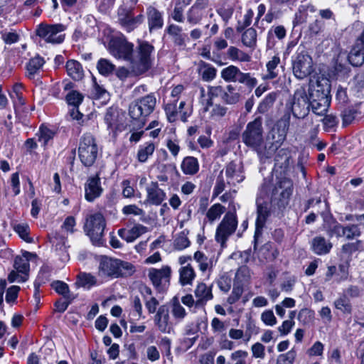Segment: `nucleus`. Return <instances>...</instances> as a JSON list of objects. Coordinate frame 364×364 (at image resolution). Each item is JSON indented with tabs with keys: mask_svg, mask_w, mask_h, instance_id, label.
<instances>
[{
	"mask_svg": "<svg viewBox=\"0 0 364 364\" xmlns=\"http://www.w3.org/2000/svg\"><path fill=\"white\" fill-rule=\"evenodd\" d=\"M98 269L100 276L112 279L129 277L135 272L132 263L107 256H101Z\"/></svg>",
	"mask_w": 364,
	"mask_h": 364,
	"instance_id": "1",
	"label": "nucleus"
},
{
	"mask_svg": "<svg viewBox=\"0 0 364 364\" xmlns=\"http://www.w3.org/2000/svg\"><path fill=\"white\" fill-rule=\"evenodd\" d=\"M154 50V46L148 42L139 43L136 55L131 59V73L134 75H142L151 68Z\"/></svg>",
	"mask_w": 364,
	"mask_h": 364,
	"instance_id": "2",
	"label": "nucleus"
},
{
	"mask_svg": "<svg viewBox=\"0 0 364 364\" xmlns=\"http://www.w3.org/2000/svg\"><path fill=\"white\" fill-rule=\"evenodd\" d=\"M99 146L95 137L90 133L84 134L79 141L78 157L86 167L92 166L98 156Z\"/></svg>",
	"mask_w": 364,
	"mask_h": 364,
	"instance_id": "3",
	"label": "nucleus"
},
{
	"mask_svg": "<svg viewBox=\"0 0 364 364\" xmlns=\"http://www.w3.org/2000/svg\"><path fill=\"white\" fill-rule=\"evenodd\" d=\"M351 30L356 40L348 54V59L353 66L358 67L364 63V23L356 21L353 24Z\"/></svg>",
	"mask_w": 364,
	"mask_h": 364,
	"instance_id": "4",
	"label": "nucleus"
},
{
	"mask_svg": "<svg viewBox=\"0 0 364 364\" xmlns=\"http://www.w3.org/2000/svg\"><path fill=\"white\" fill-rule=\"evenodd\" d=\"M293 193V182L287 177L277 178L272 191L271 203L279 209L284 208Z\"/></svg>",
	"mask_w": 364,
	"mask_h": 364,
	"instance_id": "5",
	"label": "nucleus"
},
{
	"mask_svg": "<svg viewBox=\"0 0 364 364\" xmlns=\"http://www.w3.org/2000/svg\"><path fill=\"white\" fill-rule=\"evenodd\" d=\"M105 228V220L101 213H95L86 218L84 231L95 245L102 244V237Z\"/></svg>",
	"mask_w": 364,
	"mask_h": 364,
	"instance_id": "6",
	"label": "nucleus"
},
{
	"mask_svg": "<svg viewBox=\"0 0 364 364\" xmlns=\"http://www.w3.org/2000/svg\"><path fill=\"white\" fill-rule=\"evenodd\" d=\"M66 26L62 23L48 24L41 23L36 29L37 36L52 44H60L65 40Z\"/></svg>",
	"mask_w": 364,
	"mask_h": 364,
	"instance_id": "7",
	"label": "nucleus"
},
{
	"mask_svg": "<svg viewBox=\"0 0 364 364\" xmlns=\"http://www.w3.org/2000/svg\"><path fill=\"white\" fill-rule=\"evenodd\" d=\"M237 225L236 213L235 212H228L218 225L215 239L223 248L226 247L228 238L235 233Z\"/></svg>",
	"mask_w": 364,
	"mask_h": 364,
	"instance_id": "8",
	"label": "nucleus"
},
{
	"mask_svg": "<svg viewBox=\"0 0 364 364\" xmlns=\"http://www.w3.org/2000/svg\"><path fill=\"white\" fill-rule=\"evenodd\" d=\"M293 73L298 79H304L313 72L311 57L304 47H299L292 60Z\"/></svg>",
	"mask_w": 364,
	"mask_h": 364,
	"instance_id": "9",
	"label": "nucleus"
},
{
	"mask_svg": "<svg viewBox=\"0 0 364 364\" xmlns=\"http://www.w3.org/2000/svg\"><path fill=\"white\" fill-rule=\"evenodd\" d=\"M221 77L226 82H239L252 90L257 84V80L250 73H243L240 69L230 65L221 70Z\"/></svg>",
	"mask_w": 364,
	"mask_h": 364,
	"instance_id": "10",
	"label": "nucleus"
},
{
	"mask_svg": "<svg viewBox=\"0 0 364 364\" xmlns=\"http://www.w3.org/2000/svg\"><path fill=\"white\" fill-rule=\"evenodd\" d=\"M242 141L250 147L257 148L263 143L262 118L256 117L247 124L242 134Z\"/></svg>",
	"mask_w": 364,
	"mask_h": 364,
	"instance_id": "11",
	"label": "nucleus"
},
{
	"mask_svg": "<svg viewBox=\"0 0 364 364\" xmlns=\"http://www.w3.org/2000/svg\"><path fill=\"white\" fill-rule=\"evenodd\" d=\"M310 98L304 87L298 88L293 96L291 112L294 117L304 119L310 110Z\"/></svg>",
	"mask_w": 364,
	"mask_h": 364,
	"instance_id": "12",
	"label": "nucleus"
},
{
	"mask_svg": "<svg viewBox=\"0 0 364 364\" xmlns=\"http://www.w3.org/2000/svg\"><path fill=\"white\" fill-rule=\"evenodd\" d=\"M118 22L127 32H132L141 25L144 21L143 14L134 16L132 8L125 4L121 5L117 10Z\"/></svg>",
	"mask_w": 364,
	"mask_h": 364,
	"instance_id": "13",
	"label": "nucleus"
},
{
	"mask_svg": "<svg viewBox=\"0 0 364 364\" xmlns=\"http://www.w3.org/2000/svg\"><path fill=\"white\" fill-rule=\"evenodd\" d=\"M134 45L124 36L112 38L109 43V51L116 58L131 62Z\"/></svg>",
	"mask_w": 364,
	"mask_h": 364,
	"instance_id": "14",
	"label": "nucleus"
},
{
	"mask_svg": "<svg viewBox=\"0 0 364 364\" xmlns=\"http://www.w3.org/2000/svg\"><path fill=\"white\" fill-rule=\"evenodd\" d=\"M172 270L168 265L163 266L161 269L150 268L148 277L154 287L161 291L168 287Z\"/></svg>",
	"mask_w": 364,
	"mask_h": 364,
	"instance_id": "15",
	"label": "nucleus"
},
{
	"mask_svg": "<svg viewBox=\"0 0 364 364\" xmlns=\"http://www.w3.org/2000/svg\"><path fill=\"white\" fill-rule=\"evenodd\" d=\"M154 321L157 329L164 333H170L173 331L174 326L177 325L173 320L166 304L161 305L158 308Z\"/></svg>",
	"mask_w": 364,
	"mask_h": 364,
	"instance_id": "16",
	"label": "nucleus"
},
{
	"mask_svg": "<svg viewBox=\"0 0 364 364\" xmlns=\"http://www.w3.org/2000/svg\"><path fill=\"white\" fill-rule=\"evenodd\" d=\"M186 102L181 101L179 105L177 106V102L168 101L164 105V111L169 122H176L178 117L183 122H186L187 119L191 114V111L189 108H186Z\"/></svg>",
	"mask_w": 364,
	"mask_h": 364,
	"instance_id": "17",
	"label": "nucleus"
},
{
	"mask_svg": "<svg viewBox=\"0 0 364 364\" xmlns=\"http://www.w3.org/2000/svg\"><path fill=\"white\" fill-rule=\"evenodd\" d=\"M241 87L233 85H228L225 89L221 86L211 87L209 92L210 95H222L223 100L228 105H235L237 103L241 98L240 90Z\"/></svg>",
	"mask_w": 364,
	"mask_h": 364,
	"instance_id": "18",
	"label": "nucleus"
},
{
	"mask_svg": "<svg viewBox=\"0 0 364 364\" xmlns=\"http://www.w3.org/2000/svg\"><path fill=\"white\" fill-rule=\"evenodd\" d=\"M331 84L329 80L319 77L315 85H310L309 97L310 99L331 100Z\"/></svg>",
	"mask_w": 364,
	"mask_h": 364,
	"instance_id": "19",
	"label": "nucleus"
},
{
	"mask_svg": "<svg viewBox=\"0 0 364 364\" xmlns=\"http://www.w3.org/2000/svg\"><path fill=\"white\" fill-rule=\"evenodd\" d=\"M146 16L149 33L160 30L164 25V13L154 6H149L146 9Z\"/></svg>",
	"mask_w": 364,
	"mask_h": 364,
	"instance_id": "20",
	"label": "nucleus"
},
{
	"mask_svg": "<svg viewBox=\"0 0 364 364\" xmlns=\"http://www.w3.org/2000/svg\"><path fill=\"white\" fill-rule=\"evenodd\" d=\"M257 219L255 222V240H257L262 235L263 228L267 219L269 216V209L266 202H261L257 199Z\"/></svg>",
	"mask_w": 364,
	"mask_h": 364,
	"instance_id": "21",
	"label": "nucleus"
},
{
	"mask_svg": "<svg viewBox=\"0 0 364 364\" xmlns=\"http://www.w3.org/2000/svg\"><path fill=\"white\" fill-rule=\"evenodd\" d=\"M103 191L98 175L89 177L85 184V198L89 202L99 198Z\"/></svg>",
	"mask_w": 364,
	"mask_h": 364,
	"instance_id": "22",
	"label": "nucleus"
},
{
	"mask_svg": "<svg viewBox=\"0 0 364 364\" xmlns=\"http://www.w3.org/2000/svg\"><path fill=\"white\" fill-rule=\"evenodd\" d=\"M129 115L131 118V122H132L134 124V128H143L149 117L148 114L144 112V108L137 100L130 104L129 107Z\"/></svg>",
	"mask_w": 364,
	"mask_h": 364,
	"instance_id": "23",
	"label": "nucleus"
},
{
	"mask_svg": "<svg viewBox=\"0 0 364 364\" xmlns=\"http://www.w3.org/2000/svg\"><path fill=\"white\" fill-rule=\"evenodd\" d=\"M225 175L227 183L230 186H235L242 182L245 178L242 164L240 162H230L225 167Z\"/></svg>",
	"mask_w": 364,
	"mask_h": 364,
	"instance_id": "24",
	"label": "nucleus"
},
{
	"mask_svg": "<svg viewBox=\"0 0 364 364\" xmlns=\"http://www.w3.org/2000/svg\"><path fill=\"white\" fill-rule=\"evenodd\" d=\"M146 203L153 205H159L166 198L165 191L160 188L157 182H151L146 188Z\"/></svg>",
	"mask_w": 364,
	"mask_h": 364,
	"instance_id": "25",
	"label": "nucleus"
},
{
	"mask_svg": "<svg viewBox=\"0 0 364 364\" xmlns=\"http://www.w3.org/2000/svg\"><path fill=\"white\" fill-rule=\"evenodd\" d=\"M166 32L171 37L174 46L181 49L186 48L188 37L183 32L182 27L172 23L166 27Z\"/></svg>",
	"mask_w": 364,
	"mask_h": 364,
	"instance_id": "26",
	"label": "nucleus"
},
{
	"mask_svg": "<svg viewBox=\"0 0 364 364\" xmlns=\"http://www.w3.org/2000/svg\"><path fill=\"white\" fill-rule=\"evenodd\" d=\"M213 286H208L203 282L198 283L194 290L196 297V306H203L208 301L213 299Z\"/></svg>",
	"mask_w": 364,
	"mask_h": 364,
	"instance_id": "27",
	"label": "nucleus"
},
{
	"mask_svg": "<svg viewBox=\"0 0 364 364\" xmlns=\"http://www.w3.org/2000/svg\"><path fill=\"white\" fill-rule=\"evenodd\" d=\"M173 320L176 324L181 323L187 316L188 313L181 304L178 296H173L167 304Z\"/></svg>",
	"mask_w": 364,
	"mask_h": 364,
	"instance_id": "28",
	"label": "nucleus"
},
{
	"mask_svg": "<svg viewBox=\"0 0 364 364\" xmlns=\"http://www.w3.org/2000/svg\"><path fill=\"white\" fill-rule=\"evenodd\" d=\"M148 231V228L141 224H137L130 229L122 228L118 230L119 236L127 242H133L141 235Z\"/></svg>",
	"mask_w": 364,
	"mask_h": 364,
	"instance_id": "29",
	"label": "nucleus"
},
{
	"mask_svg": "<svg viewBox=\"0 0 364 364\" xmlns=\"http://www.w3.org/2000/svg\"><path fill=\"white\" fill-rule=\"evenodd\" d=\"M333 247L332 242L323 236H316L311 242V250L317 255L328 254Z\"/></svg>",
	"mask_w": 364,
	"mask_h": 364,
	"instance_id": "30",
	"label": "nucleus"
},
{
	"mask_svg": "<svg viewBox=\"0 0 364 364\" xmlns=\"http://www.w3.org/2000/svg\"><path fill=\"white\" fill-rule=\"evenodd\" d=\"M194 259L198 263L200 271L203 273L208 272V274L213 271V266L216 262L213 257H208L200 251L195 252Z\"/></svg>",
	"mask_w": 364,
	"mask_h": 364,
	"instance_id": "31",
	"label": "nucleus"
},
{
	"mask_svg": "<svg viewBox=\"0 0 364 364\" xmlns=\"http://www.w3.org/2000/svg\"><path fill=\"white\" fill-rule=\"evenodd\" d=\"M66 73L73 80H81L85 75L82 64L75 60H68L65 64Z\"/></svg>",
	"mask_w": 364,
	"mask_h": 364,
	"instance_id": "32",
	"label": "nucleus"
},
{
	"mask_svg": "<svg viewBox=\"0 0 364 364\" xmlns=\"http://www.w3.org/2000/svg\"><path fill=\"white\" fill-rule=\"evenodd\" d=\"M44 63V59L39 55L30 59L26 64V76L30 80H34L36 76L39 75Z\"/></svg>",
	"mask_w": 364,
	"mask_h": 364,
	"instance_id": "33",
	"label": "nucleus"
},
{
	"mask_svg": "<svg viewBox=\"0 0 364 364\" xmlns=\"http://www.w3.org/2000/svg\"><path fill=\"white\" fill-rule=\"evenodd\" d=\"M199 168L198 160L193 156H186L181 164V169L185 175L194 176L198 172Z\"/></svg>",
	"mask_w": 364,
	"mask_h": 364,
	"instance_id": "34",
	"label": "nucleus"
},
{
	"mask_svg": "<svg viewBox=\"0 0 364 364\" xmlns=\"http://www.w3.org/2000/svg\"><path fill=\"white\" fill-rule=\"evenodd\" d=\"M178 273L179 283L182 286L191 285L196 277L195 270L190 264L181 267L178 270Z\"/></svg>",
	"mask_w": 364,
	"mask_h": 364,
	"instance_id": "35",
	"label": "nucleus"
},
{
	"mask_svg": "<svg viewBox=\"0 0 364 364\" xmlns=\"http://www.w3.org/2000/svg\"><path fill=\"white\" fill-rule=\"evenodd\" d=\"M225 211V208L223 205L220 203H215L206 211L203 224H213L221 217Z\"/></svg>",
	"mask_w": 364,
	"mask_h": 364,
	"instance_id": "36",
	"label": "nucleus"
},
{
	"mask_svg": "<svg viewBox=\"0 0 364 364\" xmlns=\"http://www.w3.org/2000/svg\"><path fill=\"white\" fill-rule=\"evenodd\" d=\"M210 107H212V109L210 110V118L213 120L220 119L227 114L228 108L220 105H213L211 97L207 100L204 110L205 112L209 111Z\"/></svg>",
	"mask_w": 364,
	"mask_h": 364,
	"instance_id": "37",
	"label": "nucleus"
},
{
	"mask_svg": "<svg viewBox=\"0 0 364 364\" xmlns=\"http://www.w3.org/2000/svg\"><path fill=\"white\" fill-rule=\"evenodd\" d=\"M198 73L203 81L210 82L216 77L217 70L212 65L200 61L198 64Z\"/></svg>",
	"mask_w": 364,
	"mask_h": 364,
	"instance_id": "38",
	"label": "nucleus"
},
{
	"mask_svg": "<svg viewBox=\"0 0 364 364\" xmlns=\"http://www.w3.org/2000/svg\"><path fill=\"white\" fill-rule=\"evenodd\" d=\"M203 17V9L199 5L192 6L186 14L187 22L192 26L199 23Z\"/></svg>",
	"mask_w": 364,
	"mask_h": 364,
	"instance_id": "39",
	"label": "nucleus"
},
{
	"mask_svg": "<svg viewBox=\"0 0 364 364\" xmlns=\"http://www.w3.org/2000/svg\"><path fill=\"white\" fill-rule=\"evenodd\" d=\"M334 307L343 314L351 315L353 306L350 301L346 294H343L333 301Z\"/></svg>",
	"mask_w": 364,
	"mask_h": 364,
	"instance_id": "40",
	"label": "nucleus"
},
{
	"mask_svg": "<svg viewBox=\"0 0 364 364\" xmlns=\"http://www.w3.org/2000/svg\"><path fill=\"white\" fill-rule=\"evenodd\" d=\"M228 57L232 61L250 62L251 56L235 46H230L227 51Z\"/></svg>",
	"mask_w": 364,
	"mask_h": 364,
	"instance_id": "41",
	"label": "nucleus"
},
{
	"mask_svg": "<svg viewBox=\"0 0 364 364\" xmlns=\"http://www.w3.org/2000/svg\"><path fill=\"white\" fill-rule=\"evenodd\" d=\"M156 146L151 141L146 142L139 146L137 152V159L141 163L146 162L148 159L153 155Z\"/></svg>",
	"mask_w": 364,
	"mask_h": 364,
	"instance_id": "42",
	"label": "nucleus"
},
{
	"mask_svg": "<svg viewBox=\"0 0 364 364\" xmlns=\"http://www.w3.org/2000/svg\"><path fill=\"white\" fill-rule=\"evenodd\" d=\"M312 112L317 115H323L328 111L331 100L310 99Z\"/></svg>",
	"mask_w": 364,
	"mask_h": 364,
	"instance_id": "43",
	"label": "nucleus"
},
{
	"mask_svg": "<svg viewBox=\"0 0 364 364\" xmlns=\"http://www.w3.org/2000/svg\"><path fill=\"white\" fill-rule=\"evenodd\" d=\"M257 31L253 28H249L242 34V43L247 48L255 49L257 46Z\"/></svg>",
	"mask_w": 364,
	"mask_h": 364,
	"instance_id": "44",
	"label": "nucleus"
},
{
	"mask_svg": "<svg viewBox=\"0 0 364 364\" xmlns=\"http://www.w3.org/2000/svg\"><path fill=\"white\" fill-rule=\"evenodd\" d=\"M136 100L144 108V112L148 114V116L154 112L156 104V100L153 94H149Z\"/></svg>",
	"mask_w": 364,
	"mask_h": 364,
	"instance_id": "45",
	"label": "nucleus"
},
{
	"mask_svg": "<svg viewBox=\"0 0 364 364\" xmlns=\"http://www.w3.org/2000/svg\"><path fill=\"white\" fill-rule=\"evenodd\" d=\"M95 276L90 273L80 272L77 276L76 284L79 287L90 289L96 284Z\"/></svg>",
	"mask_w": 364,
	"mask_h": 364,
	"instance_id": "46",
	"label": "nucleus"
},
{
	"mask_svg": "<svg viewBox=\"0 0 364 364\" xmlns=\"http://www.w3.org/2000/svg\"><path fill=\"white\" fill-rule=\"evenodd\" d=\"M36 135L38 137V141L41 142L42 146L46 147L48 141L53 139L55 132L47 126L42 124Z\"/></svg>",
	"mask_w": 364,
	"mask_h": 364,
	"instance_id": "47",
	"label": "nucleus"
},
{
	"mask_svg": "<svg viewBox=\"0 0 364 364\" xmlns=\"http://www.w3.org/2000/svg\"><path fill=\"white\" fill-rule=\"evenodd\" d=\"M277 98V93L276 92H272L269 93L259 104L257 107V112L261 114H264L272 107L274 103Z\"/></svg>",
	"mask_w": 364,
	"mask_h": 364,
	"instance_id": "48",
	"label": "nucleus"
},
{
	"mask_svg": "<svg viewBox=\"0 0 364 364\" xmlns=\"http://www.w3.org/2000/svg\"><path fill=\"white\" fill-rule=\"evenodd\" d=\"M248 355L246 350H235L230 354V361L227 364H250Z\"/></svg>",
	"mask_w": 364,
	"mask_h": 364,
	"instance_id": "49",
	"label": "nucleus"
},
{
	"mask_svg": "<svg viewBox=\"0 0 364 364\" xmlns=\"http://www.w3.org/2000/svg\"><path fill=\"white\" fill-rule=\"evenodd\" d=\"M326 230L328 235L331 237L333 236L341 237L343 236V225L336 220H332L328 223L326 227Z\"/></svg>",
	"mask_w": 364,
	"mask_h": 364,
	"instance_id": "50",
	"label": "nucleus"
},
{
	"mask_svg": "<svg viewBox=\"0 0 364 364\" xmlns=\"http://www.w3.org/2000/svg\"><path fill=\"white\" fill-rule=\"evenodd\" d=\"M97 68L101 75L108 76L113 73L115 65L109 60L101 58L97 63Z\"/></svg>",
	"mask_w": 364,
	"mask_h": 364,
	"instance_id": "51",
	"label": "nucleus"
},
{
	"mask_svg": "<svg viewBox=\"0 0 364 364\" xmlns=\"http://www.w3.org/2000/svg\"><path fill=\"white\" fill-rule=\"evenodd\" d=\"M14 267L22 275L28 278V272L29 271V262L27 259L17 256L14 259Z\"/></svg>",
	"mask_w": 364,
	"mask_h": 364,
	"instance_id": "52",
	"label": "nucleus"
},
{
	"mask_svg": "<svg viewBox=\"0 0 364 364\" xmlns=\"http://www.w3.org/2000/svg\"><path fill=\"white\" fill-rule=\"evenodd\" d=\"M51 287L57 293L61 294L63 299H73L69 287L66 283L61 281H55L52 283Z\"/></svg>",
	"mask_w": 364,
	"mask_h": 364,
	"instance_id": "53",
	"label": "nucleus"
},
{
	"mask_svg": "<svg viewBox=\"0 0 364 364\" xmlns=\"http://www.w3.org/2000/svg\"><path fill=\"white\" fill-rule=\"evenodd\" d=\"M315 313L313 310L307 308L302 309L298 314V320L303 325H309L314 322Z\"/></svg>",
	"mask_w": 364,
	"mask_h": 364,
	"instance_id": "54",
	"label": "nucleus"
},
{
	"mask_svg": "<svg viewBox=\"0 0 364 364\" xmlns=\"http://www.w3.org/2000/svg\"><path fill=\"white\" fill-rule=\"evenodd\" d=\"M2 40L6 44H13L20 40V35L14 29L3 30L0 32Z\"/></svg>",
	"mask_w": 364,
	"mask_h": 364,
	"instance_id": "55",
	"label": "nucleus"
},
{
	"mask_svg": "<svg viewBox=\"0 0 364 364\" xmlns=\"http://www.w3.org/2000/svg\"><path fill=\"white\" fill-rule=\"evenodd\" d=\"M83 95L77 90H71L65 96V100L69 105L73 107L79 106L82 100Z\"/></svg>",
	"mask_w": 364,
	"mask_h": 364,
	"instance_id": "56",
	"label": "nucleus"
},
{
	"mask_svg": "<svg viewBox=\"0 0 364 364\" xmlns=\"http://www.w3.org/2000/svg\"><path fill=\"white\" fill-rule=\"evenodd\" d=\"M361 235V231L359 228V224L354 225H348L343 226V236L346 237L348 240H353L355 237H360Z\"/></svg>",
	"mask_w": 364,
	"mask_h": 364,
	"instance_id": "57",
	"label": "nucleus"
},
{
	"mask_svg": "<svg viewBox=\"0 0 364 364\" xmlns=\"http://www.w3.org/2000/svg\"><path fill=\"white\" fill-rule=\"evenodd\" d=\"M296 357V350L291 349L286 353L280 354L277 360V364H294Z\"/></svg>",
	"mask_w": 364,
	"mask_h": 364,
	"instance_id": "58",
	"label": "nucleus"
},
{
	"mask_svg": "<svg viewBox=\"0 0 364 364\" xmlns=\"http://www.w3.org/2000/svg\"><path fill=\"white\" fill-rule=\"evenodd\" d=\"M15 232L26 242H32L33 239L29 236V226L27 224H17L14 228Z\"/></svg>",
	"mask_w": 364,
	"mask_h": 364,
	"instance_id": "59",
	"label": "nucleus"
},
{
	"mask_svg": "<svg viewBox=\"0 0 364 364\" xmlns=\"http://www.w3.org/2000/svg\"><path fill=\"white\" fill-rule=\"evenodd\" d=\"M280 63V58L277 55H274L271 60L267 63V69L268 74L266 78L274 79L277 76V73L274 71L279 63Z\"/></svg>",
	"mask_w": 364,
	"mask_h": 364,
	"instance_id": "60",
	"label": "nucleus"
},
{
	"mask_svg": "<svg viewBox=\"0 0 364 364\" xmlns=\"http://www.w3.org/2000/svg\"><path fill=\"white\" fill-rule=\"evenodd\" d=\"M243 293V287L242 284H236L233 285V288L230 295L228 298V302L230 304H233L236 303L240 298L241 297Z\"/></svg>",
	"mask_w": 364,
	"mask_h": 364,
	"instance_id": "61",
	"label": "nucleus"
},
{
	"mask_svg": "<svg viewBox=\"0 0 364 364\" xmlns=\"http://www.w3.org/2000/svg\"><path fill=\"white\" fill-rule=\"evenodd\" d=\"M49 240L56 250H62L65 247L66 238L58 232L53 233L49 236Z\"/></svg>",
	"mask_w": 364,
	"mask_h": 364,
	"instance_id": "62",
	"label": "nucleus"
},
{
	"mask_svg": "<svg viewBox=\"0 0 364 364\" xmlns=\"http://www.w3.org/2000/svg\"><path fill=\"white\" fill-rule=\"evenodd\" d=\"M144 304L149 314L156 313V309L159 305V301L154 296H144Z\"/></svg>",
	"mask_w": 364,
	"mask_h": 364,
	"instance_id": "63",
	"label": "nucleus"
},
{
	"mask_svg": "<svg viewBox=\"0 0 364 364\" xmlns=\"http://www.w3.org/2000/svg\"><path fill=\"white\" fill-rule=\"evenodd\" d=\"M254 16V12L252 9H248L245 14L244 15V18L242 21H239L237 26V31L240 33L243 31L246 27L249 26L252 21V18Z\"/></svg>",
	"mask_w": 364,
	"mask_h": 364,
	"instance_id": "64",
	"label": "nucleus"
}]
</instances>
